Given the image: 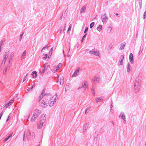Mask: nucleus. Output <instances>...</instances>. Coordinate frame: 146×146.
Wrapping results in <instances>:
<instances>
[{"instance_id":"cd10ccee","label":"nucleus","mask_w":146,"mask_h":146,"mask_svg":"<svg viewBox=\"0 0 146 146\" xmlns=\"http://www.w3.org/2000/svg\"><path fill=\"white\" fill-rule=\"evenodd\" d=\"M102 25H99V26L97 27V30L99 31H100L102 29Z\"/></svg>"},{"instance_id":"412c9836","label":"nucleus","mask_w":146,"mask_h":146,"mask_svg":"<svg viewBox=\"0 0 146 146\" xmlns=\"http://www.w3.org/2000/svg\"><path fill=\"white\" fill-rule=\"evenodd\" d=\"M84 86H85L86 87V88H88V84H87V82L86 81H85V82L84 83V85L83 84L82 86L78 88V89H81L82 88H84Z\"/></svg>"},{"instance_id":"4be33fe9","label":"nucleus","mask_w":146,"mask_h":146,"mask_svg":"<svg viewBox=\"0 0 146 146\" xmlns=\"http://www.w3.org/2000/svg\"><path fill=\"white\" fill-rule=\"evenodd\" d=\"M86 9V6H84L82 7L81 9L80 10V13H84L85 12V10Z\"/></svg>"},{"instance_id":"39448f33","label":"nucleus","mask_w":146,"mask_h":146,"mask_svg":"<svg viewBox=\"0 0 146 146\" xmlns=\"http://www.w3.org/2000/svg\"><path fill=\"white\" fill-rule=\"evenodd\" d=\"M89 52L91 54H94L96 56H100L99 52L97 49H94L90 50Z\"/></svg>"},{"instance_id":"6ab92c4d","label":"nucleus","mask_w":146,"mask_h":146,"mask_svg":"<svg viewBox=\"0 0 146 146\" xmlns=\"http://www.w3.org/2000/svg\"><path fill=\"white\" fill-rule=\"evenodd\" d=\"M31 75L33 76V78H36L37 76V72L35 71H33L32 72Z\"/></svg>"},{"instance_id":"f03ea898","label":"nucleus","mask_w":146,"mask_h":146,"mask_svg":"<svg viewBox=\"0 0 146 146\" xmlns=\"http://www.w3.org/2000/svg\"><path fill=\"white\" fill-rule=\"evenodd\" d=\"M45 115L43 114L41 117L40 121L38 123L37 128L38 129H40L43 126V123L45 122L46 120Z\"/></svg>"},{"instance_id":"bb28decb","label":"nucleus","mask_w":146,"mask_h":146,"mask_svg":"<svg viewBox=\"0 0 146 146\" xmlns=\"http://www.w3.org/2000/svg\"><path fill=\"white\" fill-rule=\"evenodd\" d=\"M88 127V124L87 123H86L84 126V131H86Z\"/></svg>"},{"instance_id":"f257e3e1","label":"nucleus","mask_w":146,"mask_h":146,"mask_svg":"<svg viewBox=\"0 0 146 146\" xmlns=\"http://www.w3.org/2000/svg\"><path fill=\"white\" fill-rule=\"evenodd\" d=\"M139 77H137L134 83V87L135 89V93H137L140 88V86L139 84V82L137 80H139Z\"/></svg>"},{"instance_id":"49530a36","label":"nucleus","mask_w":146,"mask_h":146,"mask_svg":"<svg viewBox=\"0 0 146 146\" xmlns=\"http://www.w3.org/2000/svg\"><path fill=\"white\" fill-rule=\"evenodd\" d=\"M143 48H142L141 50V49H140V50H139V53H138L139 55L140 54H141V53L143 51Z\"/></svg>"},{"instance_id":"7ed1b4c3","label":"nucleus","mask_w":146,"mask_h":146,"mask_svg":"<svg viewBox=\"0 0 146 146\" xmlns=\"http://www.w3.org/2000/svg\"><path fill=\"white\" fill-rule=\"evenodd\" d=\"M58 98L57 96L56 95L54 96L51 98H50L49 101H48V104L50 106H53L55 103L56 99Z\"/></svg>"},{"instance_id":"3c124183","label":"nucleus","mask_w":146,"mask_h":146,"mask_svg":"<svg viewBox=\"0 0 146 146\" xmlns=\"http://www.w3.org/2000/svg\"><path fill=\"white\" fill-rule=\"evenodd\" d=\"M46 47V46H45L44 47L42 50H41V52H44V51H43V50L44 49H45Z\"/></svg>"},{"instance_id":"72a5a7b5","label":"nucleus","mask_w":146,"mask_h":146,"mask_svg":"<svg viewBox=\"0 0 146 146\" xmlns=\"http://www.w3.org/2000/svg\"><path fill=\"white\" fill-rule=\"evenodd\" d=\"M95 24V23L94 22H92V23L90 25V28H92V27H93L94 26Z\"/></svg>"},{"instance_id":"de8ad7c7","label":"nucleus","mask_w":146,"mask_h":146,"mask_svg":"<svg viewBox=\"0 0 146 146\" xmlns=\"http://www.w3.org/2000/svg\"><path fill=\"white\" fill-rule=\"evenodd\" d=\"M96 134H97L96 136H95L94 139V140H95L96 141H97V136H98L97 134V133Z\"/></svg>"},{"instance_id":"9b49d317","label":"nucleus","mask_w":146,"mask_h":146,"mask_svg":"<svg viewBox=\"0 0 146 146\" xmlns=\"http://www.w3.org/2000/svg\"><path fill=\"white\" fill-rule=\"evenodd\" d=\"M11 65L10 64H8L7 66L3 70V74L4 75H5L6 74V72L7 71V70L8 69H9L10 68V67Z\"/></svg>"},{"instance_id":"ddd939ff","label":"nucleus","mask_w":146,"mask_h":146,"mask_svg":"<svg viewBox=\"0 0 146 146\" xmlns=\"http://www.w3.org/2000/svg\"><path fill=\"white\" fill-rule=\"evenodd\" d=\"M14 99H13V100H11L9 103H8L7 104H6L5 105V107L6 108H8L14 102Z\"/></svg>"},{"instance_id":"e2e57ef3","label":"nucleus","mask_w":146,"mask_h":146,"mask_svg":"<svg viewBox=\"0 0 146 146\" xmlns=\"http://www.w3.org/2000/svg\"><path fill=\"white\" fill-rule=\"evenodd\" d=\"M58 70V69H57L56 68V70H54V72H56Z\"/></svg>"},{"instance_id":"9d476101","label":"nucleus","mask_w":146,"mask_h":146,"mask_svg":"<svg viewBox=\"0 0 146 146\" xmlns=\"http://www.w3.org/2000/svg\"><path fill=\"white\" fill-rule=\"evenodd\" d=\"M79 72V68H78L76 70L73 74L72 75V77H75L78 75Z\"/></svg>"},{"instance_id":"8fccbe9b","label":"nucleus","mask_w":146,"mask_h":146,"mask_svg":"<svg viewBox=\"0 0 146 146\" xmlns=\"http://www.w3.org/2000/svg\"><path fill=\"white\" fill-rule=\"evenodd\" d=\"M112 44H110L108 48H109V49H111V48H112Z\"/></svg>"},{"instance_id":"f704fd0d","label":"nucleus","mask_w":146,"mask_h":146,"mask_svg":"<svg viewBox=\"0 0 146 146\" xmlns=\"http://www.w3.org/2000/svg\"><path fill=\"white\" fill-rule=\"evenodd\" d=\"M62 66V64L61 63H60L59 64H58L57 66V67L56 68L57 69H59Z\"/></svg>"},{"instance_id":"864d4df0","label":"nucleus","mask_w":146,"mask_h":146,"mask_svg":"<svg viewBox=\"0 0 146 146\" xmlns=\"http://www.w3.org/2000/svg\"><path fill=\"white\" fill-rule=\"evenodd\" d=\"M131 66L130 65V64L129 62H128L127 64V67H130Z\"/></svg>"},{"instance_id":"603ef678","label":"nucleus","mask_w":146,"mask_h":146,"mask_svg":"<svg viewBox=\"0 0 146 146\" xmlns=\"http://www.w3.org/2000/svg\"><path fill=\"white\" fill-rule=\"evenodd\" d=\"M124 56L123 55H122L121 56V59H122V60H123V58H124Z\"/></svg>"},{"instance_id":"6e6d98bb","label":"nucleus","mask_w":146,"mask_h":146,"mask_svg":"<svg viewBox=\"0 0 146 146\" xmlns=\"http://www.w3.org/2000/svg\"><path fill=\"white\" fill-rule=\"evenodd\" d=\"M25 133L24 132L23 135V141L24 140L25 137Z\"/></svg>"},{"instance_id":"473e14b6","label":"nucleus","mask_w":146,"mask_h":146,"mask_svg":"<svg viewBox=\"0 0 146 146\" xmlns=\"http://www.w3.org/2000/svg\"><path fill=\"white\" fill-rule=\"evenodd\" d=\"M53 50V48L52 47L50 49V50L49 51V54H50V56H51L52 55V52Z\"/></svg>"},{"instance_id":"c756f323","label":"nucleus","mask_w":146,"mask_h":146,"mask_svg":"<svg viewBox=\"0 0 146 146\" xmlns=\"http://www.w3.org/2000/svg\"><path fill=\"white\" fill-rule=\"evenodd\" d=\"M5 54L4 55V59H6L7 58L8 56V52H5Z\"/></svg>"},{"instance_id":"2f4dec72","label":"nucleus","mask_w":146,"mask_h":146,"mask_svg":"<svg viewBox=\"0 0 146 146\" xmlns=\"http://www.w3.org/2000/svg\"><path fill=\"white\" fill-rule=\"evenodd\" d=\"M87 35V33H86L85 35H84L82 37V38L81 40V42H82L83 41H84V39L86 38V35Z\"/></svg>"},{"instance_id":"0eeeda50","label":"nucleus","mask_w":146,"mask_h":146,"mask_svg":"<svg viewBox=\"0 0 146 146\" xmlns=\"http://www.w3.org/2000/svg\"><path fill=\"white\" fill-rule=\"evenodd\" d=\"M100 81L99 77H94L91 80V82L94 84H96L97 83H99Z\"/></svg>"},{"instance_id":"680f3d73","label":"nucleus","mask_w":146,"mask_h":146,"mask_svg":"<svg viewBox=\"0 0 146 146\" xmlns=\"http://www.w3.org/2000/svg\"><path fill=\"white\" fill-rule=\"evenodd\" d=\"M3 41L2 40H1L0 42V43H1L2 44L3 43Z\"/></svg>"},{"instance_id":"bf43d9fd","label":"nucleus","mask_w":146,"mask_h":146,"mask_svg":"<svg viewBox=\"0 0 146 146\" xmlns=\"http://www.w3.org/2000/svg\"><path fill=\"white\" fill-rule=\"evenodd\" d=\"M35 87V85H34H34H33L32 87H31V89H32L34 87Z\"/></svg>"},{"instance_id":"6e6552de","label":"nucleus","mask_w":146,"mask_h":146,"mask_svg":"<svg viewBox=\"0 0 146 146\" xmlns=\"http://www.w3.org/2000/svg\"><path fill=\"white\" fill-rule=\"evenodd\" d=\"M45 91V90L44 89L42 91V92L41 94V95L39 96V99L38 100V101L40 102L41 99L44 96H49L50 94L48 93H44V92Z\"/></svg>"},{"instance_id":"a211bd4d","label":"nucleus","mask_w":146,"mask_h":146,"mask_svg":"<svg viewBox=\"0 0 146 146\" xmlns=\"http://www.w3.org/2000/svg\"><path fill=\"white\" fill-rule=\"evenodd\" d=\"M96 100V102H102L103 101V99L102 98V97H101L100 98H96L95 99Z\"/></svg>"},{"instance_id":"aec40b11","label":"nucleus","mask_w":146,"mask_h":146,"mask_svg":"<svg viewBox=\"0 0 146 146\" xmlns=\"http://www.w3.org/2000/svg\"><path fill=\"white\" fill-rule=\"evenodd\" d=\"M60 85H62L63 84L64 82V78L62 76H61L60 78Z\"/></svg>"},{"instance_id":"423d86ee","label":"nucleus","mask_w":146,"mask_h":146,"mask_svg":"<svg viewBox=\"0 0 146 146\" xmlns=\"http://www.w3.org/2000/svg\"><path fill=\"white\" fill-rule=\"evenodd\" d=\"M101 18L102 21L104 24L107 22V21L108 19V17L106 13L102 14L101 15Z\"/></svg>"},{"instance_id":"f3484780","label":"nucleus","mask_w":146,"mask_h":146,"mask_svg":"<svg viewBox=\"0 0 146 146\" xmlns=\"http://www.w3.org/2000/svg\"><path fill=\"white\" fill-rule=\"evenodd\" d=\"M119 117H120L123 120L125 119V116L124 113L122 112H121Z\"/></svg>"},{"instance_id":"dca6fc26","label":"nucleus","mask_w":146,"mask_h":146,"mask_svg":"<svg viewBox=\"0 0 146 146\" xmlns=\"http://www.w3.org/2000/svg\"><path fill=\"white\" fill-rule=\"evenodd\" d=\"M129 59L131 63L132 64L133 62V54L131 53L130 54L129 56Z\"/></svg>"},{"instance_id":"c85d7f7f","label":"nucleus","mask_w":146,"mask_h":146,"mask_svg":"<svg viewBox=\"0 0 146 146\" xmlns=\"http://www.w3.org/2000/svg\"><path fill=\"white\" fill-rule=\"evenodd\" d=\"M90 107H89L87 108L85 111V114L86 115L89 112V110L90 108Z\"/></svg>"},{"instance_id":"58836bf2","label":"nucleus","mask_w":146,"mask_h":146,"mask_svg":"<svg viewBox=\"0 0 146 146\" xmlns=\"http://www.w3.org/2000/svg\"><path fill=\"white\" fill-rule=\"evenodd\" d=\"M27 74L26 75V76H24V78H23L22 83H23L26 80L27 78Z\"/></svg>"},{"instance_id":"5701e85b","label":"nucleus","mask_w":146,"mask_h":146,"mask_svg":"<svg viewBox=\"0 0 146 146\" xmlns=\"http://www.w3.org/2000/svg\"><path fill=\"white\" fill-rule=\"evenodd\" d=\"M12 133L10 134L9 136H8L7 137L5 138L4 141L5 142L9 140V138H11L12 137Z\"/></svg>"},{"instance_id":"20e7f679","label":"nucleus","mask_w":146,"mask_h":146,"mask_svg":"<svg viewBox=\"0 0 146 146\" xmlns=\"http://www.w3.org/2000/svg\"><path fill=\"white\" fill-rule=\"evenodd\" d=\"M48 100L45 98H44L42 101V103L40 104V106L43 108H46L48 106Z\"/></svg>"},{"instance_id":"774afa93","label":"nucleus","mask_w":146,"mask_h":146,"mask_svg":"<svg viewBox=\"0 0 146 146\" xmlns=\"http://www.w3.org/2000/svg\"><path fill=\"white\" fill-rule=\"evenodd\" d=\"M62 15H62V16L60 17V20H61L62 19Z\"/></svg>"},{"instance_id":"c03bdc74","label":"nucleus","mask_w":146,"mask_h":146,"mask_svg":"<svg viewBox=\"0 0 146 146\" xmlns=\"http://www.w3.org/2000/svg\"><path fill=\"white\" fill-rule=\"evenodd\" d=\"M146 11H145L144 13V14H143V17L144 19H145V17H146Z\"/></svg>"},{"instance_id":"ea45409f","label":"nucleus","mask_w":146,"mask_h":146,"mask_svg":"<svg viewBox=\"0 0 146 146\" xmlns=\"http://www.w3.org/2000/svg\"><path fill=\"white\" fill-rule=\"evenodd\" d=\"M140 9H141L142 8V0H140L139 3Z\"/></svg>"},{"instance_id":"69168bd1","label":"nucleus","mask_w":146,"mask_h":146,"mask_svg":"<svg viewBox=\"0 0 146 146\" xmlns=\"http://www.w3.org/2000/svg\"><path fill=\"white\" fill-rule=\"evenodd\" d=\"M115 15L116 16H118V15H119V14L117 13H116L115 14Z\"/></svg>"},{"instance_id":"a878e982","label":"nucleus","mask_w":146,"mask_h":146,"mask_svg":"<svg viewBox=\"0 0 146 146\" xmlns=\"http://www.w3.org/2000/svg\"><path fill=\"white\" fill-rule=\"evenodd\" d=\"M91 90L92 91V93L93 95H94L95 94V87L94 85H93L92 89Z\"/></svg>"},{"instance_id":"c9c22d12","label":"nucleus","mask_w":146,"mask_h":146,"mask_svg":"<svg viewBox=\"0 0 146 146\" xmlns=\"http://www.w3.org/2000/svg\"><path fill=\"white\" fill-rule=\"evenodd\" d=\"M30 115V114L29 113H28L26 115V117L25 118V119H27V120H28V119H29V115Z\"/></svg>"},{"instance_id":"e433bc0d","label":"nucleus","mask_w":146,"mask_h":146,"mask_svg":"<svg viewBox=\"0 0 146 146\" xmlns=\"http://www.w3.org/2000/svg\"><path fill=\"white\" fill-rule=\"evenodd\" d=\"M43 55H44L45 56L43 57L42 59H44V60L46 59V58L47 57V56H48L47 54H43Z\"/></svg>"},{"instance_id":"a18cd8bd","label":"nucleus","mask_w":146,"mask_h":146,"mask_svg":"<svg viewBox=\"0 0 146 146\" xmlns=\"http://www.w3.org/2000/svg\"><path fill=\"white\" fill-rule=\"evenodd\" d=\"M88 27H86L84 31V33H86L88 31Z\"/></svg>"},{"instance_id":"2eb2a0df","label":"nucleus","mask_w":146,"mask_h":146,"mask_svg":"<svg viewBox=\"0 0 146 146\" xmlns=\"http://www.w3.org/2000/svg\"><path fill=\"white\" fill-rule=\"evenodd\" d=\"M14 52H12L10 55L9 56V63H10L11 61V60L13 58L14 56Z\"/></svg>"},{"instance_id":"4468645a","label":"nucleus","mask_w":146,"mask_h":146,"mask_svg":"<svg viewBox=\"0 0 146 146\" xmlns=\"http://www.w3.org/2000/svg\"><path fill=\"white\" fill-rule=\"evenodd\" d=\"M41 113V111L40 110L36 109L34 113L37 117H38Z\"/></svg>"},{"instance_id":"338daca9","label":"nucleus","mask_w":146,"mask_h":146,"mask_svg":"<svg viewBox=\"0 0 146 146\" xmlns=\"http://www.w3.org/2000/svg\"><path fill=\"white\" fill-rule=\"evenodd\" d=\"M50 54H49V55L48 56V58H50Z\"/></svg>"},{"instance_id":"5fc2aeb1","label":"nucleus","mask_w":146,"mask_h":146,"mask_svg":"<svg viewBox=\"0 0 146 146\" xmlns=\"http://www.w3.org/2000/svg\"><path fill=\"white\" fill-rule=\"evenodd\" d=\"M2 44L1 43H0V51H1V48L2 47Z\"/></svg>"},{"instance_id":"f8f14e48","label":"nucleus","mask_w":146,"mask_h":146,"mask_svg":"<svg viewBox=\"0 0 146 146\" xmlns=\"http://www.w3.org/2000/svg\"><path fill=\"white\" fill-rule=\"evenodd\" d=\"M37 117H38L34 113L33 116L31 119V122H33L35 120V119L37 118Z\"/></svg>"},{"instance_id":"37998d69","label":"nucleus","mask_w":146,"mask_h":146,"mask_svg":"<svg viewBox=\"0 0 146 146\" xmlns=\"http://www.w3.org/2000/svg\"><path fill=\"white\" fill-rule=\"evenodd\" d=\"M23 35V33H22V34H21L20 35V38H19V40H20V41L21 40V39H22V36Z\"/></svg>"},{"instance_id":"1a4fd4ad","label":"nucleus","mask_w":146,"mask_h":146,"mask_svg":"<svg viewBox=\"0 0 146 146\" xmlns=\"http://www.w3.org/2000/svg\"><path fill=\"white\" fill-rule=\"evenodd\" d=\"M48 67V63H46L44 64L43 66V68L42 69L41 71V74H43L45 72V71L47 70Z\"/></svg>"},{"instance_id":"393cba45","label":"nucleus","mask_w":146,"mask_h":146,"mask_svg":"<svg viewBox=\"0 0 146 146\" xmlns=\"http://www.w3.org/2000/svg\"><path fill=\"white\" fill-rule=\"evenodd\" d=\"M35 133L33 132H29V134L28 135V136H32V138L33 139L35 138Z\"/></svg>"},{"instance_id":"b1692460","label":"nucleus","mask_w":146,"mask_h":146,"mask_svg":"<svg viewBox=\"0 0 146 146\" xmlns=\"http://www.w3.org/2000/svg\"><path fill=\"white\" fill-rule=\"evenodd\" d=\"M125 45V42H124L123 43H121V44L120 47L119 48V50H122L124 48V46Z\"/></svg>"},{"instance_id":"0e129e2a","label":"nucleus","mask_w":146,"mask_h":146,"mask_svg":"<svg viewBox=\"0 0 146 146\" xmlns=\"http://www.w3.org/2000/svg\"><path fill=\"white\" fill-rule=\"evenodd\" d=\"M60 32H61L62 31V29L60 28Z\"/></svg>"},{"instance_id":"4c0bfd02","label":"nucleus","mask_w":146,"mask_h":146,"mask_svg":"<svg viewBox=\"0 0 146 146\" xmlns=\"http://www.w3.org/2000/svg\"><path fill=\"white\" fill-rule=\"evenodd\" d=\"M119 63L121 65H122L123 64V60L122 59H121V60H119Z\"/></svg>"},{"instance_id":"09e8293b","label":"nucleus","mask_w":146,"mask_h":146,"mask_svg":"<svg viewBox=\"0 0 146 146\" xmlns=\"http://www.w3.org/2000/svg\"><path fill=\"white\" fill-rule=\"evenodd\" d=\"M130 67H129L127 68V71L128 72H129L130 71Z\"/></svg>"},{"instance_id":"7c9ffc66","label":"nucleus","mask_w":146,"mask_h":146,"mask_svg":"<svg viewBox=\"0 0 146 146\" xmlns=\"http://www.w3.org/2000/svg\"><path fill=\"white\" fill-rule=\"evenodd\" d=\"M6 61V59H3L2 60V62L1 64V66L3 67L5 65V62Z\"/></svg>"},{"instance_id":"052dcab7","label":"nucleus","mask_w":146,"mask_h":146,"mask_svg":"<svg viewBox=\"0 0 146 146\" xmlns=\"http://www.w3.org/2000/svg\"><path fill=\"white\" fill-rule=\"evenodd\" d=\"M67 56L68 57H69L70 56V54L68 53L67 54Z\"/></svg>"},{"instance_id":"79ce46f5","label":"nucleus","mask_w":146,"mask_h":146,"mask_svg":"<svg viewBox=\"0 0 146 146\" xmlns=\"http://www.w3.org/2000/svg\"><path fill=\"white\" fill-rule=\"evenodd\" d=\"M26 50H25L22 54V57H23V56H25V54H26Z\"/></svg>"},{"instance_id":"4d7b16f0","label":"nucleus","mask_w":146,"mask_h":146,"mask_svg":"<svg viewBox=\"0 0 146 146\" xmlns=\"http://www.w3.org/2000/svg\"><path fill=\"white\" fill-rule=\"evenodd\" d=\"M123 123L124 124L125 123H126V121H125V119H124V120H123Z\"/></svg>"},{"instance_id":"13d9d810","label":"nucleus","mask_w":146,"mask_h":146,"mask_svg":"<svg viewBox=\"0 0 146 146\" xmlns=\"http://www.w3.org/2000/svg\"><path fill=\"white\" fill-rule=\"evenodd\" d=\"M9 117H10V116H9L8 118H7V120H6L7 121H8L9 120Z\"/></svg>"},{"instance_id":"a19ab883","label":"nucleus","mask_w":146,"mask_h":146,"mask_svg":"<svg viewBox=\"0 0 146 146\" xmlns=\"http://www.w3.org/2000/svg\"><path fill=\"white\" fill-rule=\"evenodd\" d=\"M71 25H70L68 29V30H67V32H69L70 30H71Z\"/></svg>"}]
</instances>
